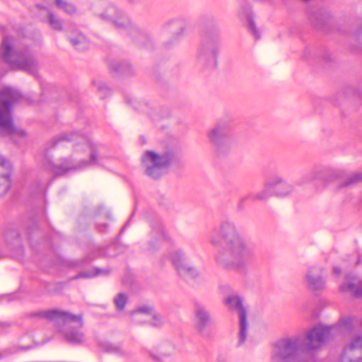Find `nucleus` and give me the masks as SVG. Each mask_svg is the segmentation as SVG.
I'll use <instances>...</instances> for the list:
<instances>
[{"mask_svg":"<svg viewBox=\"0 0 362 362\" xmlns=\"http://www.w3.org/2000/svg\"><path fill=\"white\" fill-rule=\"evenodd\" d=\"M216 362H226V361L223 358H218Z\"/></svg>","mask_w":362,"mask_h":362,"instance_id":"36","label":"nucleus"},{"mask_svg":"<svg viewBox=\"0 0 362 362\" xmlns=\"http://www.w3.org/2000/svg\"><path fill=\"white\" fill-rule=\"evenodd\" d=\"M194 325L198 332L206 334V329L211 323L212 317L207 308L199 303H196L194 307Z\"/></svg>","mask_w":362,"mask_h":362,"instance_id":"11","label":"nucleus"},{"mask_svg":"<svg viewBox=\"0 0 362 362\" xmlns=\"http://www.w3.org/2000/svg\"><path fill=\"white\" fill-rule=\"evenodd\" d=\"M244 19L247 23L248 30L250 32V33L255 38L259 39L261 35L260 32L255 23L252 15L250 13L245 14L244 16Z\"/></svg>","mask_w":362,"mask_h":362,"instance_id":"20","label":"nucleus"},{"mask_svg":"<svg viewBox=\"0 0 362 362\" xmlns=\"http://www.w3.org/2000/svg\"><path fill=\"white\" fill-rule=\"evenodd\" d=\"M337 326L317 325L305 335L303 344L300 337L295 336L282 338L272 345L271 351L272 362L297 361L299 354L304 351H314L320 348L322 344L337 333Z\"/></svg>","mask_w":362,"mask_h":362,"instance_id":"2","label":"nucleus"},{"mask_svg":"<svg viewBox=\"0 0 362 362\" xmlns=\"http://www.w3.org/2000/svg\"><path fill=\"white\" fill-rule=\"evenodd\" d=\"M173 160L171 153H165L162 155L153 151H146L142 158V164L145 168L146 174L154 179L160 177L163 169Z\"/></svg>","mask_w":362,"mask_h":362,"instance_id":"7","label":"nucleus"},{"mask_svg":"<svg viewBox=\"0 0 362 362\" xmlns=\"http://www.w3.org/2000/svg\"><path fill=\"white\" fill-rule=\"evenodd\" d=\"M351 323H352V320L350 317H347V318L344 319L342 320V325L344 327H348L351 326Z\"/></svg>","mask_w":362,"mask_h":362,"instance_id":"33","label":"nucleus"},{"mask_svg":"<svg viewBox=\"0 0 362 362\" xmlns=\"http://www.w3.org/2000/svg\"><path fill=\"white\" fill-rule=\"evenodd\" d=\"M122 73H129L132 71V67L129 64H124V67L120 70Z\"/></svg>","mask_w":362,"mask_h":362,"instance_id":"32","label":"nucleus"},{"mask_svg":"<svg viewBox=\"0 0 362 362\" xmlns=\"http://www.w3.org/2000/svg\"><path fill=\"white\" fill-rule=\"evenodd\" d=\"M1 54L4 59L12 67L28 71H34L38 66V62L32 55H20L12 47L9 39L5 38L1 45Z\"/></svg>","mask_w":362,"mask_h":362,"instance_id":"6","label":"nucleus"},{"mask_svg":"<svg viewBox=\"0 0 362 362\" xmlns=\"http://www.w3.org/2000/svg\"><path fill=\"white\" fill-rule=\"evenodd\" d=\"M40 315L56 324L68 341L78 344L84 340L83 333L81 330L83 323L80 315L59 310L45 311Z\"/></svg>","mask_w":362,"mask_h":362,"instance_id":"3","label":"nucleus"},{"mask_svg":"<svg viewBox=\"0 0 362 362\" xmlns=\"http://www.w3.org/2000/svg\"><path fill=\"white\" fill-rule=\"evenodd\" d=\"M169 255L180 276L185 280H189L199 276L197 269L192 265L189 258L182 249L175 247L170 252Z\"/></svg>","mask_w":362,"mask_h":362,"instance_id":"8","label":"nucleus"},{"mask_svg":"<svg viewBox=\"0 0 362 362\" xmlns=\"http://www.w3.org/2000/svg\"><path fill=\"white\" fill-rule=\"evenodd\" d=\"M175 345L168 341L159 343L156 347V354L151 353L152 357L160 360L162 357L169 356L175 352Z\"/></svg>","mask_w":362,"mask_h":362,"instance_id":"18","label":"nucleus"},{"mask_svg":"<svg viewBox=\"0 0 362 362\" xmlns=\"http://www.w3.org/2000/svg\"><path fill=\"white\" fill-rule=\"evenodd\" d=\"M21 92H0V130L3 134L14 139L26 135L24 130L16 127L13 122L12 109L20 100Z\"/></svg>","mask_w":362,"mask_h":362,"instance_id":"4","label":"nucleus"},{"mask_svg":"<svg viewBox=\"0 0 362 362\" xmlns=\"http://www.w3.org/2000/svg\"><path fill=\"white\" fill-rule=\"evenodd\" d=\"M4 355H5L4 354H3V353H1V352H0V358H1V357H3Z\"/></svg>","mask_w":362,"mask_h":362,"instance_id":"37","label":"nucleus"},{"mask_svg":"<svg viewBox=\"0 0 362 362\" xmlns=\"http://www.w3.org/2000/svg\"><path fill=\"white\" fill-rule=\"evenodd\" d=\"M132 315L134 322L138 323H150L154 327H160L165 322V319L163 317L149 307L139 308L134 311Z\"/></svg>","mask_w":362,"mask_h":362,"instance_id":"10","label":"nucleus"},{"mask_svg":"<svg viewBox=\"0 0 362 362\" xmlns=\"http://www.w3.org/2000/svg\"><path fill=\"white\" fill-rule=\"evenodd\" d=\"M343 291L349 290L352 291L356 296H362V283L359 286H356L353 283L344 284L341 286Z\"/></svg>","mask_w":362,"mask_h":362,"instance_id":"23","label":"nucleus"},{"mask_svg":"<svg viewBox=\"0 0 362 362\" xmlns=\"http://www.w3.org/2000/svg\"><path fill=\"white\" fill-rule=\"evenodd\" d=\"M226 305L230 310L238 313L239 332L238 345L244 344L247 336L248 324L247 322L246 310L243 305L241 298L238 296L231 295L225 300Z\"/></svg>","mask_w":362,"mask_h":362,"instance_id":"9","label":"nucleus"},{"mask_svg":"<svg viewBox=\"0 0 362 362\" xmlns=\"http://www.w3.org/2000/svg\"><path fill=\"white\" fill-rule=\"evenodd\" d=\"M108 271L101 269H95L93 271L83 272L78 274V278H93L97 276L107 274Z\"/></svg>","mask_w":362,"mask_h":362,"instance_id":"24","label":"nucleus"},{"mask_svg":"<svg viewBox=\"0 0 362 362\" xmlns=\"http://www.w3.org/2000/svg\"><path fill=\"white\" fill-rule=\"evenodd\" d=\"M28 96H23L22 97V100H25V103H33L32 101H30L27 98H27Z\"/></svg>","mask_w":362,"mask_h":362,"instance_id":"35","label":"nucleus"},{"mask_svg":"<svg viewBox=\"0 0 362 362\" xmlns=\"http://www.w3.org/2000/svg\"><path fill=\"white\" fill-rule=\"evenodd\" d=\"M306 286L312 291H320L325 287V279L320 267H310L305 276Z\"/></svg>","mask_w":362,"mask_h":362,"instance_id":"13","label":"nucleus"},{"mask_svg":"<svg viewBox=\"0 0 362 362\" xmlns=\"http://www.w3.org/2000/svg\"><path fill=\"white\" fill-rule=\"evenodd\" d=\"M325 170L324 168H315L310 171L307 175L308 180H321L324 179Z\"/></svg>","mask_w":362,"mask_h":362,"instance_id":"22","label":"nucleus"},{"mask_svg":"<svg viewBox=\"0 0 362 362\" xmlns=\"http://www.w3.org/2000/svg\"><path fill=\"white\" fill-rule=\"evenodd\" d=\"M78 139L79 141L77 145H81L83 147L88 148L90 151V163L95 164L97 163V145L93 144L91 140L86 136L78 134H71L70 137H66V135L62 136L63 140L75 141Z\"/></svg>","mask_w":362,"mask_h":362,"instance_id":"16","label":"nucleus"},{"mask_svg":"<svg viewBox=\"0 0 362 362\" xmlns=\"http://www.w3.org/2000/svg\"><path fill=\"white\" fill-rule=\"evenodd\" d=\"M93 88L99 90L107 89L109 87L107 83L102 80L95 79L93 81Z\"/></svg>","mask_w":362,"mask_h":362,"instance_id":"31","label":"nucleus"},{"mask_svg":"<svg viewBox=\"0 0 362 362\" xmlns=\"http://www.w3.org/2000/svg\"><path fill=\"white\" fill-rule=\"evenodd\" d=\"M49 22L52 28L55 30H59L62 28L61 21L51 13L49 15Z\"/></svg>","mask_w":362,"mask_h":362,"instance_id":"28","label":"nucleus"},{"mask_svg":"<svg viewBox=\"0 0 362 362\" xmlns=\"http://www.w3.org/2000/svg\"><path fill=\"white\" fill-rule=\"evenodd\" d=\"M220 239L223 241V247L215 255L216 264L228 270L244 272L253 257V250L240 236L233 221H222L211 235L210 243L218 246Z\"/></svg>","mask_w":362,"mask_h":362,"instance_id":"1","label":"nucleus"},{"mask_svg":"<svg viewBox=\"0 0 362 362\" xmlns=\"http://www.w3.org/2000/svg\"><path fill=\"white\" fill-rule=\"evenodd\" d=\"M0 167L3 173L0 175V196L6 194L11 187V165L8 160L0 156Z\"/></svg>","mask_w":362,"mask_h":362,"instance_id":"15","label":"nucleus"},{"mask_svg":"<svg viewBox=\"0 0 362 362\" xmlns=\"http://www.w3.org/2000/svg\"><path fill=\"white\" fill-rule=\"evenodd\" d=\"M71 41L75 46L85 44L86 42V38L83 34H78L75 37H71Z\"/></svg>","mask_w":362,"mask_h":362,"instance_id":"30","label":"nucleus"},{"mask_svg":"<svg viewBox=\"0 0 362 362\" xmlns=\"http://www.w3.org/2000/svg\"><path fill=\"white\" fill-rule=\"evenodd\" d=\"M83 165H74L71 164L70 160L65 159L62 163L54 164L52 167L53 172L57 175H62L70 170H77L83 168L86 165V163H83Z\"/></svg>","mask_w":362,"mask_h":362,"instance_id":"19","label":"nucleus"},{"mask_svg":"<svg viewBox=\"0 0 362 362\" xmlns=\"http://www.w3.org/2000/svg\"><path fill=\"white\" fill-rule=\"evenodd\" d=\"M362 181V173H356L351 175L346 180L344 186H349Z\"/></svg>","mask_w":362,"mask_h":362,"instance_id":"27","label":"nucleus"},{"mask_svg":"<svg viewBox=\"0 0 362 362\" xmlns=\"http://www.w3.org/2000/svg\"><path fill=\"white\" fill-rule=\"evenodd\" d=\"M48 3L55 4L59 8L63 10L67 13H73L76 8L74 6L62 0H47Z\"/></svg>","mask_w":362,"mask_h":362,"instance_id":"21","label":"nucleus"},{"mask_svg":"<svg viewBox=\"0 0 362 362\" xmlns=\"http://www.w3.org/2000/svg\"><path fill=\"white\" fill-rule=\"evenodd\" d=\"M100 348L105 351L112 353L117 352L119 350V348L117 346L107 342L100 344Z\"/></svg>","mask_w":362,"mask_h":362,"instance_id":"29","label":"nucleus"},{"mask_svg":"<svg viewBox=\"0 0 362 362\" xmlns=\"http://www.w3.org/2000/svg\"><path fill=\"white\" fill-rule=\"evenodd\" d=\"M218 46H209L202 48L197 57L198 63L204 69H214L218 65Z\"/></svg>","mask_w":362,"mask_h":362,"instance_id":"12","label":"nucleus"},{"mask_svg":"<svg viewBox=\"0 0 362 362\" xmlns=\"http://www.w3.org/2000/svg\"><path fill=\"white\" fill-rule=\"evenodd\" d=\"M230 122L220 120L207 132L209 141L218 156L227 153L230 148Z\"/></svg>","mask_w":362,"mask_h":362,"instance_id":"5","label":"nucleus"},{"mask_svg":"<svg viewBox=\"0 0 362 362\" xmlns=\"http://www.w3.org/2000/svg\"><path fill=\"white\" fill-rule=\"evenodd\" d=\"M272 195V189L269 187H267V185L264 184V189L257 192L254 195L253 199L255 200H266L269 197H270Z\"/></svg>","mask_w":362,"mask_h":362,"instance_id":"26","label":"nucleus"},{"mask_svg":"<svg viewBox=\"0 0 362 362\" xmlns=\"http://www.w3.org/2000/svg\"><path fill=\"white\" fill-rule=\"evenodd\" d=\"M265 184L272 190L275 189L274 194L278 197L288 196L293 191V185L284 181L279 176L272 177L267 181Z\"/></svg>","mask_w":362,"mask_h":362,"instance_id":"14","label":"nucleus"},{"mask_svg":"<svg viewBox=\"0 0 362 362\" xmlns=\"http://www.w3.org/2000/svg\"><path fill=\"white\" fill-rule=\"evenodd\" d=\"M100 17L105 20L110 21L115 24L122 26L124 24L125 17L124 14L114 6H108L100 13Z\"/></svg>","mask_w":362,"mask_h":362,"instance_id":"17","label":"nucleus"},{"mask_svg":"<svg viewBox=\"0 0 362 362\" xmlns=\"http://www.w3.org/2000/svg\"><path fill=\"white\" fill-rule=\"evenodd\" d=\"M127 301V296L125 293H121L117 295L114 298V303L117 310H122Z\"/></svg>","mask_w":362,"mask_h":362,"instance_id":"25","label":"nucleus"},{"mask_svg":"<svg viewBox=\"0 0 362 362\" xmlns=\"http://www.w3.org/2000/svg\"><path fill=\"white\" fill-rule=\"evenodd\" d=\"M334 273L335 274H337V275H339V274H340V273H341V270H340V269H339V268H338V267H334Z\"/></svg>","mask_w":362,"mask_h":362,"instance_id":"34","label":"nucleus"}]
</instances>
